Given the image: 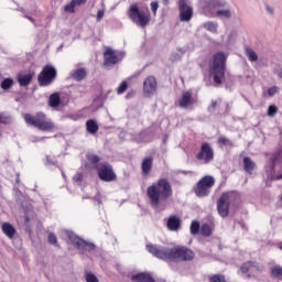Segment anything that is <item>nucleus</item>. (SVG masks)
Returning <instances> with one entry per match:
<instances>
[{"mask_svg":"<svg viewBox=\"0 0 282 282\" xmlns=\"http://www.w3.org/2000/svg\"><path fill=\"white\" fill-rule=\"evenodd\" d=\"M127 14L133 23L138 24L139 28H142V11H140L138 4H131Z\"/></svg>","mask_w":282,"mask_h":282,"instance_id":"4468645a","label":"nucleus"},{"mask_svg":"<svg viewBox=\"0 0 282 282\" xmlns=\"http://www.w3.org/2000/svg\"><path fill=\"white\" fill-rule=\"evenodd\" d=\"M280 250H282V243L280 245Z\"/></svg>","mask_w":282,"mask_h":282,"instance_id":"4d7b16f0","label":"nucleus"},{"mask_svg":"<svg viewBox=\"0 0 282 282\" xmlns=\"http://www.w3.org/2000/svg\"><path fill=\"white\" fill-rule=\"evenodd\" d=\"M47 241L51 246H55V248H61V245H58V238L56 237V234L50 232Z\"/></svg>","mask_w":282,"mask_h":282,"instance_id":"c85d7f7f","label":"nucleus"},{"mask_svg":"<svg viewBox=\"0 0 282 282\" xmlns=\"http://www.w3.org/2000/svg\"><path fill=\"white\" fill-rule=\"evenodd\" d=\"M166 226L169 230L175 232L176 230H180V227L182 226V220L175 215L170 216Z\"/></svg>","mask_w":282,"mask_h":282,"instance_id":"6ab92c4d","label":"nucleus"},{"mask_svg":"<svg viewBox=\"0 0 282 282\" xmlns=\"http://www.w3.org/2000/svg\"><path fill=\"white\" fill-rule=\"evenodd\" d=\"M224 6H226V1L223 0H198V8L202 14L209 18L230 19V10H217L218 8H224Z\"/></svg>","mask_w":282,"mask_h":282,"instance_id":"7ed1b4c3","label":"nucleus"},{"mask_svg":"<svg viewBox=\"0 0 282 282\" xmlns=\"http://www.w3.org/2000/svg\"><path fill=\"white\" fill-rule=\"evenodd\" d=\"M276 74H278L279 78H281V79H282V69L276 70Z\"/></svg>","mask_w":282,"mask_h":282,"instance_id":"864d4df0","label":"nucleus"},{"mask_svg":"<svg viewBox=\"0 0 282 282\" xmlns=\"http://www.w3.org/2000/svg\"><path fill=\"white\" fill-rule=\"evenodd\" d=\"M131 78H135V76L130 77V80H131Z\"/></svg>","mask_w":282,"mask_h":282,"instance_id":"13d9d810","label":"nucleus"},{"mask_svg":"<svg viewBox=\"0 0 282 282\" xmlns=\"http://www.w3.org/2000/svg\"><path fill=\"white\" fill-rule=\"evenodd\" d=\"M128 279H130L132 282H142V272L137 273V274H127Z\"/></svg>","mask_w":282,"mask_h":282,"instance_id":"c9c22d12","label":"nucleus"},{"mask_svg":"<svg viewBox=\"0 0 282 282\" xmlns=\"http://www.w3.org/2000/svg\"><path fill=\"white\" fill-rule=\"evenodd\" d=\"M66 237L69 239L73 246L77 248V250H85L86 252H94V250H96V245L80 238V236L76 235L72 230L66 231Z\"/></svg>","mask_w":282,"mask_h":282,"instance_id":"6e6552de","label":"nucleus"},{"mask_svg":"<svg viewBox=\"0 0 282 282\" xmlns=\"http://www.w3.org/2000/svg\"><path fill=\"white\" fill-rule=\"evenodd\" d=\"M75 8L76 4H74V1L72 0L70 3L64 7V12H70L72 14H74V12H76Z\"/></svg>","mask_w":282,"mask_h":282,"instance_id":"58836bf2","label":"nucleus"},{"mask_svg":"<svg viewBox=\"0 0 282 282\" xmlns=\"http://www.w3.org/2000/svg\"><path fill=\"white\" fill-rule=\"evenodd\" d=\"M2 232L6 235L9 239H14V236L17 235V229L12 224L10 223H3L2 224Z\"/></svg>","mask_w":282,"mask_h":282,"instance_id":"aec40b11","label":"nucleus"},{"mask_svg":"<svg viewBox=\"0 0 282 282\" xmlns=\"http://www.w3.org/2000/svg\"><path fill=\"white\" fill-rule=\"evenodd\" d=\"M212 109H216L217 108V101H212Z\"/></svg>","mask_w":282,"mask_h":282,"instance_id":"3c124183","label":"nucleus"},{"mask_svg":"<svg viewBox=\"0 0 282 282\" xmlns=\"http://www.w3.org/2000/svg\"><path fill=\"white\" fill-rule=\"evenodd\" d=\"M147 250L156 259L163 261H193L195 252L186 247H175L172 249L165 247H158L155 245H147Z\"/></svg>","mask_w":282,"mask_h":282,"instance_id":"f257e3e1","label":"nucleus"},{"mask_svg":"<svg viewBox=\"0 0 282 282\" xmlns=\"http://www.w3.org/2000/svg\"><path fill=\"white\" fill-rule=\"evenodd\" d=\"M213 230H215V225H213V223L203 224L200 227V235H203V237H210V235H213Z\"/></svg>","mask_w":282,"mask_h":282,"instance_id":"b1692460","label":"nucleus"},{"mask_svg":"<svg viewBox=\"0 0 282 282\" xmlns=\"http://www.w3.org/2000/svg\"><path fill=\"white\" fill-rule=\"evenodd\" d=\"M230 197H232L231 193H223L217 202V210L220 217H228V213L230 210Z\"/></svg>","mask_w":282,"mask_h":282,"instance_id":"9b49d317","label":"nucleus"},{"mask_svg":"<svg viewBox=\"0 0 282 282\" xmlns=\"http://www.w3.org/2000/svg\"><path fill=\"white\" fill-rule=\"evenodd\" d=\"M262 270H263V267L259 264H254V262H247L242 264V267L240 268V271L242 272V274H247L248 279H250V276H254L257 272H261Z\"/></svg>","mask_w":282,"mask_h":282,"instance_id":"2eb2a0df","label":"nucleus"},{"mask_svg":"<svg viewBox=\"0 0 282 282\" xmlns=\"http://www.w3.org/2000/svg\"><path fill=\"white\" fill-rule=\"evenodd\" d=\"M102 17H105V11L104 10H98L97 12V21H102Z\"/></svg>","mask_w":282,"mask_h":282,"instance_id":"09e8293b","label":"nucleus"},{"mask_svg":"<svg viewBox=\"0 0 282 282\" xmlns=\"http://www.w3.org/2000/svg\"><path fill=\"white\" fill-rule=\"evenodd\" d=\"M25 19H28L29 21H31L32 23H34V19L30 15H25Z\"/></svg>","mask_w":282,"mask_h":282,"instance_id":"603ef678","label":"nucleus"},{"mask_svg":"<svg viewBox=\"0 0 282 282\" xmlns=\"http://www.w3.org/2000/svg\"><path fill=\"white\" fill-rule=\"evenodd\" d=\"M178 10L181 21H191L193 19V8L188 6V0H180Z\"/></svg>","mask_w":282,"mask_h":282,"instance_id":"f8f14e48","label":"nucleus"},{"mask_svg":"<svg viewBox=\"0 0 282 282\" xmlns=\"http://www.w3.org/2000/svg\"><path fill=\"white\" fill-rule=\"evenodd\" d=\"M228 55L224 52H217L213 56L212 65L209 66V73L214 76V83L221 85L226 76V61Z\"/></svg>","mask_w":282,"mask_h":282,"instance_id":"39448f33","label":"nucleus"},{"mask_svg":"<svg viewBox=\"0 0 282 282\" xmlns=\"http://www.w3.org/2000/svg\"><path fill=\"white\" fill-rule=\"evenodd\" d=\"M127 89H129V84L127 83V80H123L117 88V94L120 96V95L124 94V91H127Z\"/></svg>","mask_w":282,"mask_h":282,"instance_id":"2f4dec72","label":"nucleus"},{"mask_svg":"<svg viewBox=\"0 0 282 282\" xmlns=\"http://www.w3.org/2000/svg\"><path fill=\"white\" fill-rule=\"evenodd\" d=\"M195 102H197V100L193 98V94H191V91H185L182 94L178 105L181 109H188V107L195 105Z\"/></svg>","mask_w":282,"mask_h":282,"instance_id":"f3484780","label":"nucleus"},{"mask_svg":"<svg viewBox=\"0 0 282 282\" xmlns=\"http://www.w3.org/2000/svg\"><path fill=\"white\" fill-rule=\"evenodd\" d=\"M85 279H86V282H100L98 280V276H96V274L91 273V272H87L85 274Z\"/></svg>","mask_w":282,"mask_h":282,"instance_id":"e433bc0d","label":"nucleus"},{"mask_svg":"<svg viewBox=\"0 0 282 282\" xmlns=\"http://www.w3.org/2000/svg\"><path fill=\"white\" fill-rule=\"evenodd\" d=\"M204 28H205V30H208V32L215 33V32H217L218 25L215 22H206L204 24Z\"/></svg>","mask_w":282,"mask_h":282,"instance_id":"473e14b6","label":"nucleus"},{"mask_svg":"<svg viewBox=\"0 0 282 282\" xmlns=\"http://www.w3.org/2000/svg\"><path fill=\"white\" fill-rule=\"evenodd\" d=\"M85 177L83 176V173H77L74 177H73V180H74V182H76L77 184H83V180H84Z\"/></svg>","mask_w":282,"mask_h":282,"instance_id":"c03bdc74","label":"nucleus"},{"mask_svg":"<svg viewBox=\"0 0 282 282\" xmlns=\"http://www.w3.org/2000/svg\"><path fill=\"white\" fill-rule=\"evenodd\" d=\"M245 53L250 63H256V61H259V55H257V52H254V50H252L251 47L246 46Z\"/></svg>","mask_w":282,"mask_h":282,"instance_id":"a878e982","label":"nucleus"},{"mask_svg":"<svg viewBox=\"0 0 282 282\" xmlns=\"http://www.w3.org/2000/svg\"><path fill=\"white\" fill-rule=\"evenodd\" d=\"M10 122V118L3 116V113H0V124H8ZM0 138H2V134L0 132Z\"/></svg>","mask_w":282,"mask_h":282,"instance_id":"37998d69","label":"nucleus"},{"mask_svg":"<svg viewBox=\"0 0 282 282\" xmlns=\"http://www.w3.org/2000/svg\"><path fill=\"white\" fill-rule=\"evenodd\" d=\"M218 144H220V147H232V142L230 141V139L226 138V137H220L218 138Z\"/></svg>","mask_w":282,"mask_h":282,"instance_id":"72a5a7b5","label":"nucleus"},{"mask_svg":"<svg viewBox=\"0 0 282 282\" xmlns=\"http://www.w3.org/2000/svg\"><path fill=\"white\" fill-rule=\"evenodd\" d=\"M213 186H215V177L205 176L196 184L195 194L197 197H206L210 194Z\"/></svg>","mask_w":282,"mask_h":282,"instance_id":"1a4fd4ad","label":"nucleus"},{"mask_svg":"<svg viewBox=\"0 0 282 282\" xmlns=\"http://www.w3.org/2000/svg\"><path fill=\"white\" fill-rule=\"evenodd\" d=\"M32 78H34L33 74H26V75L19 74L17 76V80L20 87H28L32 83Z\"/></svg>","mask_w":282,"mask_h":282,"instance_id":"412c9836","label":"nucleus"},{"mask_svg":"<svg viewBox=\"0 0 282 282\" xmlns=\"http://www.w3.org/2000/svg\"><path fill=\"white\" fill-rule=\"evenodd\" d=\"M24 121L29 127H34L39 131H54V122L47 119V115L44 112H37L35 116L26 113Z\"/></svg>","mask_w":282,"mask_h":282,"instance_id":"423d86ee","label":"nucleus"},{"mask_svg":"<svg viewBox=\"0 0 282 282\" xmlns=\"http://www.w3.org/2000/svg\"><path fill=\"white\" fill-rule=\"evenodd\" d=\"M267 10H268V12H270V14H272V8H270V7H267Z\"/></svg>","mask_w":282,"mask_h":282,"instance_id":"5fc2aeb1","label":"nucleus"},{"mask_svg":"<svg viewBox=\"0 0 282 282\" xmlns=\"http://www.w3.org/2000/svg\"><path fill=\"white\" fill-rule=\"evenodd\" d=\"M73 3L76 6H85V3H87V0H72Z\"/></svg>","mask_w":282,"mask_h":282,"instance_id":"de8ad7c7","label":"nucleus"},{"mask_svg":"<svg viewBox=\"0 0 282 282\" xmlns=\"http://www.w3.org/2000/svg\"><path fill=\"white\" fill-rule=\"evenodd\" d=\"M243 166H245V171L249 173V175H252V171H254L257 164H254L250 158L245 156Z\"/></svg>","mask_w":282,"mask_h":282,"instance_id":"393cba45","label":"nucleus"},{"mask_svg":"<svg viewBox=\"0 0 282 282\" xmlns=\"http://www.w3.org/2000/svg\"><path fill=\"white\" fill-rule=\"evenodd\" d=\"M278 111H279V108L276 106H274V105H271L268 108V116L270 118H274V116H276Z\"/></svg>","mask_w":282,"mask_h":282,"instance_id":"4c0bfd02","label":"nucleus"},{"mask_svg":"<svg viewBox=\"0 0 282 282\" xmlns=\"http://www.w3.org/2000/svg\"><path fill=\"white\" fill-rule=\"evenodd\" d=\"M86 160L97 171V175L101 182H116L118 180L113 165L109 162H102V158L98 154L88 153L86 154Z\"/></svg>","mask_w":282,"mask_h":282,"instance_id":"f03ea898","label":"nucleus"},{"mask_svg":"<svg viewBox=\"0 0 282 282\" xmlns=\"http://www.w3.org/2000/svg\"><path fill=\"white\" fill-rule=\"evenodd\" d=\"M56 76H58L56 67L46 64L37 75V83L40 87H50L56 80Z\"/></svg>","mask_w":282,"mask_h":282,"instance_id":"0eeeda50","label":"nucleus"},{"mask_svg":"<svg viewBox=\"0 0 282 282\" xmlns=\"http://www.w3.org/2000/svg\"><path fill=\"white\" fill-rule=\"evenodd\" d=\"M158 8H160V4L158 3V1L151 2V10H152L154 17L158 14Z\"/></svg>","mask_w":282,"mask_h":282,"instance_id":"a18cd8bd","label":"nucleus"},{"mask_svg":"<svg viewBox=\"0 0 282 282\" xmlns=\"http://www.w3.org/2000/svg\"><path fill=\"white\" fill-rule=\"evenodd\" d=\"M151 21V14H149V9L143 10L142 13V26L149 25V22Z\"/></svg>","mask_w":282,"mask_h":282,"instance_id":"7c9ffc66","label":"nucleus"},{"mask_svg":"<svg viewBox=\"0 0 282 282\" xmlns=\"http://www.w3.org/2000/svg\"><path fill=\"white\" fill-rule=\"evenodd\" d=\"M276 180H282V174L278 175Z\"/></svg>","mask_w":282,"mask_h":282,"instance_id":"6e6d98bb","label":"nucleus"},{"mask_svg":"<svg viewBox=\"0 0 282 282\" xmlns=\"http://www.w3.org/2000/svg\"><path fill=\"white\" fill-rule=\"evenodd\" d=\"M158 91V80L155 77L150 76L143 83V94L148 98H151Z\"/></svg>","mask_w":282,"mask_h":282,"instance_id":"ddd939ff","label":"nucleus"},{"mask_svg":"<svg viewBox=\"0 0 282 282\" xmlns=\"http://www.w3.org/2000/svg\"><path fill=\"white\" fill-rule=\"evenodd\" d=\"M153 169V158H145L142 162V174L149 175Z\"/></svg>","mask_w":282,"mask_h":282,"instance_id":"4be33fe9","label":"nucleus"},{"mask_svg":"<svg viewBox=\"0 0 282 282\" xmlns=\"http://www.w3.org/2000/svg\"><path fill=\"white\" fill-rule=\"evenodd\" d=\"M173 195V188L167 180L161 178L158 184H153L148 188V197H150L152 205L158 210L160 199H169Z\"/></svg>","mask_w":282,"mask_h":282,"instance_id":"20e7f679","label":"nucleus"},{"mask_svg":"<svg viewBox=\"0 0 282 282\" xmlns=\"http://www.w3.org/2000/svg\"><path fill=\"white\" fill-rule=\"evenodd\" d=\"M210 282H226V278L224 275H214L209 279Z\"/></svg>","mask_w":282,"mask_h":282,"instance_id":"79ce46f5","label":"nucleus"},{"mask_svg":"<svg viewBox=\"0 0 282 282\" xmlns=\"http://www.w3.org/2000/svg\"><path fill=\"white\" fill-rule=\"evenodd\" d=\"M189 230L192 235H197V232H199V221L193 220Z\"/></svg>","mask_w":282,"mask_h":282,"instance_id":"f704fd0d","label":"nucleus"},{"mask_svg":"<svg viewBox=\"0 0 282 282\" xmlns=\"http://www.w3.org/2000/svg\"><path fill=\"white\" fill-rule=\"evenodd\" d=\"M86 129L88 133H98V123L95 120L90 119L86 122Z\"/></svg>","mask_w":282,"mask_h":282,"instance_id":"bb28decb","label":"nucleus"},{"mask_svg":"<svg viewBox=\"0 0 282 282\" xmlns=\"http://www.w3.org/2000/svg\"><path fill=\"white\" fill-rule=\"evenodd\" d=\"M118 55H116V52L111 48H107L104 53V65L106 67H111V65H116L119 63Z\"/></svg>","mask_w":282,"mask_h":282,"instance_id":"dca6fc26","label":"nucleus"},{"mask_svg":"<svg viewBox=\"0 0 282 282\" xmlns=\"http://www.w3.org/2000/svg\"><path fill=\"white\" fill-rule=\"evenodd\" d=\"M126 98H133V91H129V93L126 95Z\"/></svg>","mask_w":282,"mask_h":282,"instance_id":"8fccbe9b","label":"nucleus"},{"mask_svg":"<svg viewBox=\"0 0 282 282\" xmlns=\"http://www.w3.org/2000/svg\"><path fill=\"white\" fill-rule=\"evenodd\" d=\"M142 282H155V280H153V276L151 274L143 272Z\"/></svg>","mask_w":282,"mask_h":282,"instance_id":"a19ab883","label":"nucleus"},{"mask_svg":"<svg viewBox=\"0 0 282 282\" xmlns=\"http://www.w3.org/2000/svg\"><path fill=\"white\" fill-rule=\"evenodd\" d=\"M14 85V79L8 77V78H4L1 84H0V87L1 89H4L8 90V89H11V87Z\"/></svg>","mask_w":282,"mask_h":282,"instance_id":"cd10ccee","label":"nucleus"},{"mask_svg":"<svg viewBox=\"0 0 282 282\" xmlns=\"http://www.w3.org/2000/svg\"><path fill=\"white\" fill-rule=\"evenodd\" d=\"M276 94H279V87L273 86V87H270V88L268 89V95H269V96H275Z\"/></svg>","mask_w":282,"mask_h":282,"instance_id":"49530a36","label":"nucleus"},{"mask_svg":"<svg viewBox=\"0 0 282 282\" xmlns=\"http://www.w3.org/2000/svg\"><path fill=\"white\" fill-rule=\"evenodd\" d=\"M48 105L53 109H56V107H59L61 106V95L58 93H53L48 97Z\"/></svg>","mask_w":282,"mask_h":282,"instance_id":"5701e85b","label":"nucleus"},{"mask_svg":"<svg viewBox=\"0 0 282 282\" xmlns=\"http://www.w3.org/2000/svg\"><path fill=\"white\" fill-rule=\"evenodd\" d=\"M196 160L203 164H210V162L215 160V150H213V145L208 142L202 143L200 149L196 154Z\"/></svg>","mask_w":282,"mask_h":282,"instance_id":"9d476101","label":"nucleus"},{"mask_svg":"<svg viewBox=\"0 0 282 282\" xmlns=\"http://www.w3.org/2000/svg\"><path fill=\"white\" fill-rule=\"evenodd\" d=\"M45 164L48 166H58V161H56V159L52 158L51 155H46Z\"/></svg>","mask_w":282,"mask_h":282,"instance_id":"ea45409f","label":"nucleus"},{"mask_svg":"<svg viewBox=\"0 0 282 282\" xmlns=\"http://www.w3.org/2000/svg\"><path fill=\"white\" fill-rule=\"evenodd\" d=\"M271 276H274V279H281L282 280V267L275 265L271 269Z\"/></svg>","mask_w":282,"mask_h":282,"instance_id":"c756f323","label":"nucleus"},{"mask_svg":"<svg viewBox=\"0 0 282 282\" xmlns=\"http://www.w3.org/2000/svg\"><path fill=\"white\" fill-rule=\"evenodd\" d=\"M70 78L76 80V83H82L87 78V68L80 67L70 73Z\"/></svg>","mask_w":282,"mask_h":282,"instance_id":"a211bd4d","label":"nucleus"}]
</instances>
